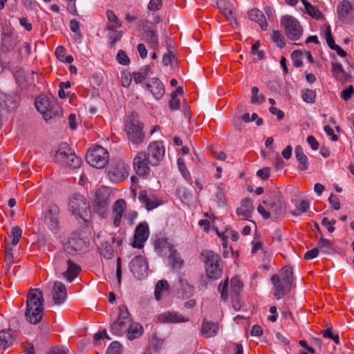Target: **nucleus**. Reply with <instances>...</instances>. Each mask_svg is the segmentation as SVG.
<instances>
[{
    "label": "nucleus",
    "instance_id": "obj_61",
    "mask_svg": "<svg viewBox=\"0 0 354 354\" xmlns=\"http://www.w3.org/2000/svg\"><path fill=\"white\" fill-rule=\"evenodd\" d=\"M335 220L333 219L329 221L327 217H324L322 220V224L327 227V230L329 232L332 233L335 231V227L333 226L335 224Z\"/></svg>",
    "mask_w": 354,
    "mask_h": 354
},
{
    "label": "nucleus",
    "instance_id": "obj_5",
    "mask_svg": "<svg viewBox=\"0 0 354 354\" xmlns=\"http://www.w3.org/2000/svg\"><path fill=\"white\" fill-rule=\"evenodd\" d=\"M53 160L59 165L73 169L80 167L82 163V160L75 155L66 143L59 145Z\"/></svg>",
    "mask_w": 354,
    "mask_h": 354
},
{
    "label": "nucleus",
    "instance_id": "obj_63",
    "mask_svg": "<svg viewBox=\"0 0 354 354\" xmlns=\"http://www.w3.org/2000/svg\"><path fill=\"white\" fill-rule=\"evenodd\" d=\"M162 7V0H151L148 4L150 10H158Z\"/></svg>",
    "mask_w": 354,
    "mask_h": 354
},
{
    "label": "nucleus",
    "instance_id": "obj_51",
    "mask_svg": "<svg viewBox=\"0 0 354 354\" xmlns=\"http://www.w3.org/2000/svg\"><path fill=\"white\" fill-rule=\"evenodd\" d=\"M301 53L299 50H295L291 53V58L292 60V64L295 67H301L303 65L301 60Z\"/></svg>",
    "mask_w": 354,
    "mask_h": 354
},
{
    "label": "nucleus",
    "instance_id": "obj_33",
    "mask_svg": "<svg viewBox=\"0 0 354 354\" xmlns=\"http://www.w3.org/2000/svg\"><path fill=\"white\" fill-rule=\"evenodd\" d=\"M169 293V284L166 280L158 281L155 286L154 296L157 301L161 300Z\"/></svg>",
    "mask_w": 354,
    "mask_h": 354
},
{
    "label": "nucleus",
    "instance_id": "obj_6",
    "mask_svg": "<svg viewBox=\"0 0 354 354\" xmlns=\"http://www.w3.org/2000/svg\"><path fill=\"white\" fill-rule=\"evenodd\" d=\"M131 323L132 319L127 307L124 305L120 306L118 318L111 325L110 330L115 335H122L127 331Z\"/></svg>",
    "mask_w": 354,
    "mask_h": 354
},
{
    "label": "nucleus",
    "instance_id": "obj_35",
    "mask_svg": "<svg viewBox=\"0 0 354 354\" xmlns=\"http://www.w3.org/2000/svg\"><path fill=\"white\" fill-rule=\"evenodd\" d=\"M180 286L178 288V292L183 298L190 297L194 291V286L190 285L187 281L185 279H179Z\"/></svg>",
    "mask_w": 354,
    "mask_h": 354
},
{
    "label": "nucleus",
    "instance_id": "obj_52",
    "mask_svg": "<svg viewBox=\"0 0 354 354\" xmlns=\"http://www.w3.org/2000/svg\"><path fill=\"white\" fill-rule=\"evenodd\" d=\"M116 59L120 64H122L124 66L129 65L130 62V59L128 57L127 53H125V51L122 50H120L118 52L116 55Z\"/></svg>",
    "mask_w": 354,
    "mask_h": 354
},
{
    "label": "nucleus",
    "instance_id": "obj_42",
    "mask_svg": "<svg viewBox=\"0 0 354 354\" xmlns=\"http://www.w3.org/2000/svg\"><path fill=\"white\" fill-rule=\"evenodd\" d=\"M251 103L254 104H261L266 101V97L259 93V88L257 86L252 88Z\"/></svg>",
    "mask_w": 354,
    "mask_h": 354
},
{
    "label": "nucleus",
    "instance_id": "obj_34",
    "mask_svg": "<svg viewBox=\"0 0 354 354\" xmlns=\"http://www.w3.org/2000/svg\"><path fill=\"white\" fill-rule=\"evenodd\" d=\"M332 74L335 79L342 82L348 81L350 76L345 72L341 64L332 63Z\"/></svg>",
    "mask_w": 354,
    "mask_h": 354
},
{
    "label": "nucleus",
    "instance_id": "obj_7",
    "mask_svg": "<svg viewBox=\"0 0 354 354\" xmlns=\"http://www.w3.org/2000/svg\"><path fill=\"white\" fill-rule=\"evenodd\" d=\"M86 160L91 166L102 169L109 161V153L105 148L99 145L95 146L87 151Z\"/></svg>",
    "mask_w": 354,
    "mask_h": 354
},
{
    "label": "nucleus",
    "instance_id": "obj_4",
    "mask_svg": "<svg viewBox=\"0 0 354 354\" xmlns=\"http://www.w3.org/2000/svg\"><path fill=\"white\" fill-rule=\"evenodd\" d=\"M137 114H131L127 117L124 122V131L132 144L138 145L145 139L143 124L137 119Z\"/></svg>",
    "mask_w": 354,
    "mask_h": 354
},
{
    "label": "nucleus",
    "instance_id": "obj_12",
    "mask_svg": "<svg viewBox=\"0 0 354 354\" xmlns=\"http://www.w3.org/2000/svg\"><path fill=\"white\" fill-rule=\"evenodd\" d=\"M130 270L133 276L139 280L146 278L148 275V265L145 257L136 256L130 262Z\"/></svg>",
    "mask_w": 354,
    "mask_h": 354
},
{
    "label": "nucleus",
    "instance_id": "obj_31",
    "mask_svg": "<svg viewBox=\"0 0 354 354\" xmlns=\"http://www.w3.org/2000/svg\"><path fill=\"white\" fill-rule=\"evenodd\" d=\"M295 156L299 162L298 169L301 171H306L308 169L309 162L307 156L304 153L303 149L298 145L295 147Z\"/></svg>",
    "mask_w": 354,
    "mask_h": 354
},
{
    "label": "nucleus",
    "instance_id": "obj_41",
    "mask_svg": "<svg viewBox=\"0 0 354 354\" xmlns=\"http://www.w3.org/2000/svg\"><path fill=\"white\" fill-rule=\"evenodd\" d=\"M278 277L281 281H285L292 283V270L290 267L285 266L282 268Z\"/></svg>",
    "mask_w": 354,
    "mask_h": 354
},
{
    "label": "nucleus",
    "instance_id": "obj_25",
    "mask_svg": "<svg viewBox=\"0 0 354 354\" xmlns=\"http://www.w3.org/2000/svg\"><path fill=\"white\" fill-rule=\"evenodd\" d=\"M263 203L266 205L268 212H270L271 217L274 216V218H279L283 214L285 209L279 201L268 202V200L264 199Z\"/></svg>",
    "mask_w": 354,
    "mask_h": 354
},
{
    "label": "nucleus",
    "instance_id": "obj_59",
    "mask_svg": "<svg viewBox=\"0 0 354 354\" xmlns=\"http://www.w3.org/2000/svg\"><path fill=\"white\" fill-rule=\"evenodd\" d=\"M12 33H13L12 30L10 28H7L3 30V31L1 34V41H2L3 46H6L8 40L12 39Z\"/></svg>",
    "mask_w": 354,
    "mask_h": 354
},
{
    "label": "nucleus",
    "instance_id": "obj_44",
    "mask_svg": "<svg viewBox=\"0 0 354 354\" xmlns=\"http://www.w3.org/2000/svg\"><path fill=\"white\" fill-rule=\"evenodd\" d=\"M310 207V203L307 200H302L296 203V211L292 212V215L299 216L302 213L306 212Z\"/></svg>",
    "mask_w": 354,
    "mask_h": 354
},
{
    "label": "nucleus",
    "instance_id": "obj_22",
    "mask_svg": "<svg viewBox=\"0 0 354 354\" xmlns=\"http://www.w3.org/2000/svg\"><path fill=\"white\" fill-rule=\"evenodd\" d=\"M52 297L55 304L59 305L64 303L66 298V288L60 281H55L52 288Z\"/></svg>",
    "mask_w": 354,
    "mask_h": 354
},
{
    "label": "nucleus",
    "instance_id": "obj_47",
    "mask_svg": "<svg viewBox=\"0 0 354 354\" xmlns=\"http://www.w3.org/2000/svg\"><path fill=\"white\" fill-rule=\"evenodd\" d=\"M231 292L237 295L239 290L242 288V283L240 279L238 277H234L231 279L230 281Z\"/></svg>",
    "mask_w": 354,
    "mask_h": 354
},
{
    "label": "nucleus",
    "instance_id": "obj_24",
    "mask_svg": "<svg viewBox=\"0 0 354 354\" xmlns=\"http://www.w3.org/2000/svg\"><path fill=\"white\" fill-rule=\"evenodd\" d=\"M254 210L252 200L245 198L241 201V207L236 208V214L243 220H249Z\"/></svg>",
    "mask_w": 354,
    "mask_h": 354
},
{
    "label": "nucleus",
    "instance_id": "obj_38",
    "mask_svg": "<svg viewBox=\"0 0 354 354\" xmlns=\"http://www.w3.org/2000/svg\"><path fill=\"white\" fill-rule=\"evenodd\" d=\"M106 17L109 21V24L106 26L107 30L117 29L122 26V24L119 21L118 17L111 10H108L106 11Z\"/></svg>",
    "mask_w": 354,
    "mask_h": 354
},
{
    "label": "nucleus",
    "instance_id": "obj_46",
    "mask_svg": "<svg viewBox=\"0 0 354 354\" xmlns=\"http://www.w3.org/2000/svg\"><path fill=\"white\" fill-rule=\"evenodd\" d=\"M22 234V230L19 226H15L11 230L10 236L12 237V245L15 246L18 244Z\"/></svg>",
    "mask_w": 354,
    "mask_h": 354
},
{
    "label": "nucleus",
    "instance_id": "obj_53",
    "mask_svg": "<svg viewBox=\"0 0 354 354\" xmlns=\"http://www.w3.org/2000/svg\"><path fill=\"white\" fill-rule=\"evenodd\" d=\"M307 13L313 18L319 19L322 17V12L315 6L310 5L306 9Z\"/></svg>",
    "mask_w": 354,
    "mask_h": 354
},
{
    "label": "nucleus",
    "instance_id": "obj_60",
    "mask_svg": "<svg viewBox=\"0 0 354 354\" xmlns=\"http://www.w3.org/2000/svg\"><path fill=\"white\" fill-rule=\"evenodd\" d=\"M228 283L225 281L223 283H221L218 286V290L221 292V297L223 300H227L228 299Z\"/></svg>",
    "mask_w": 354,
    "mask_h": 354
},
{
    "label": "nucleus",
    "instance_id": "obj_9",
    "mask_svg": "<svg viewBox=\"0 0 354 354\" xmlns=\"http://www.w3.org/2000/svg\"><path fill=\"white\" fill-rule=\"evenodd\" d=\"M281 24L284 28L287 37L295 41L300 38L303 29L299 21L290 15H285L281 19Z\"/></svg>",
    "mask_w": 354,
    "mask_h": 354
},
{
    "label": "nucleus",
    "instance_id": "obj_26",
    "mask_svg": "<svg viewBox=\"0 0 354 354\" xmlns=\"http://www.w3.org/2000/svg\"><path fill=\"white\" fill-rule=\"evenodd\" d=\"M127 203L124 199L117 200L113 205V225L118 227L121 223L124 209L126 208Z\"/></svg>",
    "mask_w": 354,
    "mask_h": 354
},
{
    "label": "nucleus",
    "instance_id": "obj_27",
    "mask_svg": "<svg viewBox=\"0 0 354 354\" xmlns=\"http://www.w3.org/2000/svg\"><path fill=\"white\" fill-rule=\"evenodd\" d=\"M352 9V5L350 1L343 0L337 6V14L339 18L342 22L348 23L349 21V14Z\"/></svg>",
    "mask_w": 354,
    "mask_h": 354
},
{
    "label": "nucleus",
    "instance_id": "obj_11",
    "mask_svg": "<svg viewBox=\"0 0 354 354\" xmlns=\"http://www.w3.org/2000/svg\"><path fill=\"white\" fill-rule=\"evenodd\" d=\"M165 153V149L160 141L151 142L147 147V156L152 166H158L163 159Z\"/></svg>",
    "mask_w": 354,
    "mask_h": 354
},
{
    "label": "nucleus",
    "instance_id": "obj_57",
    "mask_svg": "<svg viewBox=\"0 0 354 354\" xmlns=\"http://www.w3.org/2000/svg\"><path fill=\"white\" fill-rule=\"evenodd\" d=\"M260 43L259 41H256L252 46L251 48L252 53L254 55H257L259 59H262L264 56V52L263 50H259Z\"/></svg>",
    "mask_w": 354,
    "mask_h": 354
},
{
    "label": "nucleus",
    "instance_id": "obj_64",
    "mask_svg": "<svg viewBox=\"0 0 354 354\" xmlns=\"http://www.w3.org/2000/svg\"><path fill=\"white\" fill-rule=\"evenodd\" d=\"M47 354H68V349L63 346H55Z\"/></svg>",
    "mask_w": 354,
    "mask_h": 354
},
{
    "label": "nucleus",
    "instance_id": "obj_36",
    "mask_svg": "<svg viewBox=\"0 0 354 354\" xmlns=\"http://www.w3.org/2000/svg\"><path fill=\"white\" fill-rule=\"evenodd\" d=\"M126 333L128 339L133 340L142 335L143 328L140 324L132 322Z\"/></svg>",
    "mask_w": 354,
    "mask_h": 354
},
{
    "label": "nucleus",
    "instance_id": "obj_40",
    "mask_svg": "<svg viewBox=\"0 0 354 354\" xmlns=\"http://www.w3.org/2000/svg\"><path fill=\"white\" fill-rule=\"evenodd\" d=\"M12 341L10 330H1L0 331V349L7 348Z\"/></svg>",
    "mask_w": 354,
    "mask_h": 354
},
{
    "label": "nucleus",
    "instance_id": "obj_48",
    "mask_svg": "<svg viewBox=\"0 0 354 354\" xmlns=\"http://www.w3.org/2000/svg\"><path fill=\"white\" fill-rule=\"evenodd\" d=\"M272 40L277 44V46L283 48L285 46L284 37L278 30H274L272 34Z\"/></svg>",
    "mask_w": 354,
    "mask_h": 354
},
{
    "label": "nucleus",
    "instance_id": "obj_54",
    "mask_svg": "<svg viewBox=\"0 0 354 354\" xmlns=\"http://www.w3.org/2000/svg\"><path fill=\"white\" fill-rule=\"evenodd\" d=\"M324 338L333 339L335 344H339V338L338 335H334L330 328H327L322 331Z\"/></svg>",
    "mask_w": 354,
    "mask_h": 354
},
{
    "label": "nucleus",
    "instance_id": "obj_2",
    "mask_svg": "<svg viewBox=\"0 0 354 354\" xmlns=\"http://www.w3.org/2000/svg\"><path fill=\"white\" fill-rule=\"evenodd\" d=\"M154 248L157 254L163 257H168L174 269H180L183 261L180 259L177 250L164 237L158 238L154 242Z\"/></svg>",
    "mask_w": 354,
    "mask_h": 354
},
{
    "label": "nucleus",
    "instance_id": "obj_14",
    "mask_svg": "<svg viewBox=\"0 0 354 354\" xmlns=\"http://www.w3.org/2000/svg\"><path fill=\"white\" fill-rule=\"evenodd\" d=\"M110 192L107 187L99 188L95 193L93 206L100 214H103L109 205Z\"/></svg>",
    "mask_w": 354,
    "mask_h": 354
},
{
    "label": "nucleus",
    "instance_id": "obj_30",
    "mask_svg": "<svg viewBox=\"0 0 354 354\" xmlns=\"http://www.w3.org/2000/svg\"><path fill=\"white\" fill-rule=\"evenodd\" d=\"M66 263L67 265V270L66 272H63V276L69 282H71L78 275L80 271V267L73 263L71 259H66Z\"/></svg>",
    "mask_w": 354,
    "mask_h": 354
},
{
    "label": "nucleus",
    "instance_id": "obj_10",
    "mask_svg": "<svg viewBox=\"0 0 354 354\" xmlns=\"http://www.w3.org/2000/svg\"><path fill=\"white\" fill-rule=\"evenodd\" d=\"M69 206L72 214L84 218L90 211L89 203L81 194H75L69 199Z\"/></svg>",
    "mask_w": 354,
    "mask_h": 354
},
{
    "label": "nucleus",
    "instance_id": "obj_1",
    "mask_svg": "<svg viewBox=\"0 0 354 354\" xmlns=\"http://www.w3.org/2000/svg\"><path fill=\"white\" fill-rule=\"evenodd\" d=\"M43 294L37 288L31 289L26 299V319L31 324H37L43 317Z\"/></svg>",
    "mask_w": 354,
    "mask_h": 354
},
{
    "label": "nucleus",
    "instance_id": "obj_45",
    "mask_svg": "<svg viewBox=\"0 0 354 354\" xmlns=\"http://www.w3.org/2000/svg\"><path fill=\"white\" fill-rule=\"evenodd\" d=\"M177 165H178V169L180 171L183 178L187 180H189L191 178V175H190L189 171H188V169L186 167L184 159L182 158H179L177 160Z\"/></svg>",
    "mask_w": 354,
    "mask_h": 354
},
{
    "label": "nucleus",
    "instance_id": "obj_29",
    "mask_svg": "<svg viewBox=\"0 0 354 354\" xmlns=\"http://www.w3.org/2000/svg\"><path fill=\"white\" fill-rule=\"evenodd\" d=\"M218 331V325L217 323L207 321L206 319H203L201 334L205 337H211L216 335Z\"/></svg>",
    "mask_w": 354,
    "mask_h": 354
},
{
    "label": "nucleus",
    "instance_id": "obj_39",
    "mask_svg": "<svg viewBox=\"0 0 354 354\" xmlns=\"http://www.w3.org/2000/svg\"><path fill=\"white\" fill-rule=\"evenodd\" d=\"M319 250L325 254L333 252V247L331 242L323 236H321L318 241Z\"/></svg>",
    "mask_w": 354,
    "mask_h": 354
},
{
    "label": "nucleus",
    "instance_id": "obj_17",
    "mask_svg": "<svg viewBox=\"0 0 354 354\" xmlns=\"http://www.w3.org/2000/svg\"><path fill=\"white\" fill-rule=\"evenodd\" d=\"M129 169L128 165L120 161L109 171V176L112 181L120 182L128 178Z\"/></svg>",
    "mask_w": 354,
    "mask_h": 354
},
{
    "label": "nucleus",
    "instance_id": "obj_20",
    "mask_svg": "<svg viewBox=\"0 0 354 354\" xmlns=\"http://www.w3.org/2000/svg\"><path fill=\"white\" fill-rule=\"evenodd\" d=\"M217 6L219 10L226 17L232 27L237 26L232 4L227 0H218Z\"/></svg>",
    "mask_w": 354,
    "mask_h": 354
},
{
    "label": "nucleus",
    "instance_id": "obj_56",
    "mask_svg": "<svg viewBox=\"0 0 354 354\" xmlns=\"http://www.w3.org/2000/svg\"><path fill=\"white\" fill-rule=\"evenodd\" d=\"M111 31V34L109 36V39L111 44H114L116 41H119L122 36V31H118L116 29L114 30H109Z\"/></svg>",
    "mask_w": 354,
    "mask_h": 354
},
{
    "label": "nucleus",
    "instance_id": "obj_8",
    "mask_svg": "<svg viewBox=\"0 0 354 354\" xmlns=\"http://www.w3.org/2000/svg\"><path fill=\"white\" fill-rule=\"evenodd\" d=\"M35 107L45 120H48L59 114L60 107L55 101H50L46 97L40 96L35 100Z\"/></svg>",
    "mask_w": 354,
    "mask_h": 354
},
{
    "label": "nucleus",
    "instance_id": "obj_28",
    "mask_svg": "<svg viewBox=\"0 0 354 354\" xmlns=\"http://www.w3.org/2000/svg\"><path fill=\"white\" fill-rule=\"evenodd\" d=\"M138 200L143 204L147 210H151L158 207L160 203L158 200L153 196H147L146 191H140L138 196Z\"/></svg>",
    "mask_w": 354,
    "mask_h": 354
},
{
    "label": "nucleus",
    "instance_id": "obj_49",
    "mask_svg": "<svg viewBox=\"0 0 354 354\" xmlns=\"http://www.w3.org/2000/svg\"><path fill=\"white\" fill-rule=\"evenodd\" d=\"M100 250L102 255L107 259H111L113 257V249L112 246L107 243L102 244Z\"/></svg>",
    "mask_w": 354,
    "mask_h": 354
},
{
    "label": "nucleus",
    "instance_id": "obj_3",
    "mask_svg": "<svg viewBox=\"0 0 354 354\" xmlns=\"http://www.w3.org/2000/svg\"><path fill=\"white\" fill-rule=\"evenodd\" d=\"M207 277L212 279H219L223 272L221 259L219 255L212 250L203 251L201 254Z\"/></svg>",
    "mask_w": 354,
    "mask_h": 354
},
{
    "label": "nucleus",
    "instance_id": "obj_15",
    "mask_svg": "<svg viewBox=\"0 0 354 354\" xmlns=\"http://www.w3.org/2000/svg\"><path fill=\"white\" fill-rule=\"evenodd\" d=\"M133 167L136 174L139 176L149 174V158L145 151L138 152L133 159Z\"/></svg>",
    "mask_w": 354,
    "mask_h": 354
},
{
    "label": "nucleus",
    "instance_id": "obj_18",
    "mask_svg": "<svg viewBox=\"0 0 354 354\" xmlns=\"http://www.w3.org/2000/svg\"><path fill=\"white\" fill-rule=\"evenodd\" d=\"M271 281L274 286V295L277 299H281L289 292L292 284L280 280L277 274H274L271 277Z\"/></svg>",
    "mask_w": 354,
    "mask_h": 354
},
{
    "label": "nucleus",
    "instance_id": "obj_19",
    "mask_svg": "<svg viewBox=\"0 0 354 354\" xmlns=\"http://www.w3.org/2000/svg\"><path fill=\"white\" fill-rule=\"evenodd\" d=\"M149 235L148 225L146 223H140L135 232L133 247L141 248Z\"/></svg>",
    "mask_w": 354,
    "mask_h": 354
},
{
    "label": "nucleus",
    "instance_id": "obj_16",
    "mask_svg": "<svg viewBox=\"0 0 354 354\" xmlns=\"http://www.w3.org/2000/svg\"><path fill=\"white\" fill-rule=\"evenodd\" d=\"M59 213V207L55 204H51L48 207L44 214L45 223L48 228L53 232H56L58 228Z\"/></svg>",
    "mask_w": 354,
    "mask_h": 354
},
{
    "label": "nucleus",
    "instance_id": "obj_13",
    "mask_svg": "<svg viewBox=\"0 0 354 354\" xmlns=\"http://www.w3.org/2000/svg\"><path fill=\"white\" fill-rule=\"evenodd\" d=\"M156 320L160 324H179L189 322V318L177 311L166 310L158 314Z\"/></svg>",
    "mask_w": 354,
    "mask_h": 354
},
{
    "label": "nucleus",
    "instance_id": "obj_58",
    "mask_svg": "<svg viewBox=\"0 0 354 354\" xmlns=\"http://www.w3.org/2000/svg\"><path fill=\"white\" fill-rule=\"evenodd\" d=\"M70 28L72 32L79 37L80 40L82 38V34L80 30V24L76 19H72L70 21Z\"/></svg>",
    "mask_w": 354,
    "mask_h": 354
},
{
    "label": "nucleus",
    "instance_id": "obj_62",
    "mask_svg": "<svg viewBox=\"0 0 354 354\" xmlns=\"http://www.w3.org/2000/svg\"><path fill=\"white\" fill-rule=\"evenodd\" d=\"M354 93V88L352 85L349 86L347 88L343 90L341 93V97L345 101L348 100Z\"/></svg>",
    "mask_w": 354,
    "mask_h": 354
},
{
    "label": "nucleus",
    "instance_id": "obj_37",
    "mask_svg": "<svg viewBox=\"0 0 354 354\" xmlns=\"http://www.w3.org/2000/svg\"><path fill=\"white\" fill-rule=\"evenodd\" d=\"M145 40L152 48H156L158 46V37L156 32L152 30H146L144 32Z\"/></svg>",
    "mask_w": 354,
    "mask_h": 354
},
{
    "label": "nucleus",
    "instance_id": "obj_23",
    "mask_svg": "<svg viewBox=\"0 0 354 354\" xmlns=\"http://www.w3.org/2000/svg\"><path fill=\"white\" fill-rule=\"evenodd\" d=\"M147 88L157 100L162 98L165 94V86L158 78L151 79L147 84Z\"/></svg>",
    "mask_w": 354,
    "mask_h": 354
},
{
    "label": "nucleus",
    "instance_id": "obj_55",
    "mask_svg": "<svg viewBox=\"0 0 354 354\" xmlns=\"http://www.w3.org/2000/svg\"><path fill=\"white\" fill-rule=\"evenodd\" d=\"M169 109L172 111L177 110L180 106V100L176 97V93H173L169 103Z\"/></svg>",
    "mask_w": 354,
    "mask_h": 354
},
{
    "label": "nucleus",
    "instance_id": "obj_43",
    "mask_svg": "<svg viewBox=\"0 0 354 354\" xmlns=\"http://www.w3.org/2000/svg\"><path fill=\"white\" fill-rule=\"evenodd\" d=\"M301 97L305 102L313 104L315 102L316 93L315 91L311 89L302 90Z\"/></svg>",
    "mask_w": 354,
    "mask_h": 354
},
{
    "label": "nucleus",
    "instance_id": "obj_50",
    "mask_svg": "<svg viewBox=\"0 0 354 354\" xmlns=\"http://www.w3.org/2000/svg\"><path fill=\"white\" fill-rule=\"evenodd\" d=\"M122 345L117 341L113 342L107 349L106 354H120Z\"/></svg>",
    "mask_w": 354,
    "mask_h": 354
},
{
    "label": "nucleus",
    "instance_id": "obj_21",
    "mask_svg": "<svg viewBox=\"0 0 354 354\" xmlns=\"http://www.w3.org/2000/svg\"><path fill=\"white\" fill-rule=\"evenodd\" d=\"M86 243L83 239L74 236L64 245V249L67 253L75 254L78 251L83 250L86 248Z\"/></svg>",
    "mask_w": 354,
    "mask_h": 354
},
{
    "label": "nucleus",
    "instance_id": "obj_32",
    "mask_svg": "<svg viewBox=\"0 0 354 354\" xmlns=\"http://www.w3.org/2000/svg\"><path fill=\"white\" fill-rule=\"evenodd\" d=\"M248 15L249 18L257 22L262 30H264L267 29L268 23L262 11L259 9H252L249 12Z\"/></svg>",
    "mask_w": 354,
    "mask_h": 354
}]
</instances>
